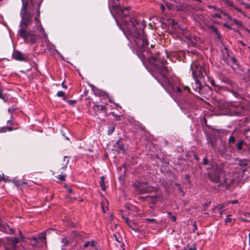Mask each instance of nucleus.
Segmentation results:
<instances>
[{"mask_svg": "<svg viewBox=\"0 0 250 250\" xmlns=\"http://www.w3.org/2000/svg\"><path fill=\"white\" fill-rule=\"evenodd\" d=\"M129 29L125 30L120 27L124 32L125 35L132 44V48L137 54L142 53L144 57H146L145 54L148 53L147 46L148 42L147 41L146 36L144 32L145 27L144 24L139 21L136 18H131L128 23Z\"/></svg>", "mask_w": 250, "mask_h": 250, "instance_id": "obj_1", "label": "nucleus"}, {"mask_svg": "<svg viewBox=\"0 0 250 250\" xmlns=\"http://www.w3.org/2000/svg\"><path fill=\"white\" fill-rule=\"evenodd\" d=\"M22 3L20 12L21 20L20 24V29L18 31V34L23 39L25 42L34 44L36 42L37 36L27 31L28 26L32 21V15L30 13L31 9L29 8L30 11H28V2L25 0H22Z\"/></svg>", "mask_w": 250, "mask_h": 250, "instance_id": "obj_2", "label": "nucleus"}, {"mask_svg": "<svg viewBox=\"0 0 250 250\" xmlns=\"http://www.w3.org/2000/svg\"><path fill=\"white\" fill-rule=\"evenodd\" d=\"M149 62L150 63H153L154 65L157 68V71L159 75L154 76V77L158 82L163 87H165V84H170V82L167 77L169 73V69L167 66H164L163 62L161 64H159V61L158 60L157 57H155L150 58Z\"/></svg>", "mask_w": 250, "mask_h": 250, "instance_id": "obj_3", "label": "nucleus"}, {"mask_svg": "<svg viewBox=\"0 0 250 250\" xmlns=\"http://www.w3.org/2000/svg\"><path fill=\"white\" fill-rule=\"evenodd\" d=\"M224 172L222 166L217 165L213 168V171L208 173V177L211 181L219 183L220 181V175Z\"/></svg>", "mask_w": 250, "mask_h": 250, "instance_id": "obj_4", "label": "nucleus"}, {"mask_svg": "<svg viewBox=\"0 0 250 250\" xmlns=\"http://www.w3.org/2000/svg\"><path fill=\"white\" fill-rule=\"evenodd\" d=\"M190 69L192 71V75L194 79H198L203 77V69L197 62H193Z\"/></svg>", "mask_w": 250, "mask_h": 250, "instance_id": "obj_5", "label": "nucleus"}, {"mask_svg": "<svg viewBox=\"0 0 250 250\" xmlns=\"http://www.w3.org/2000/svg\"><path fill=\"white\" fill-rule=\"evenodd\" d=\"M7 244L5 247L6 250H15L17 244L19 243V239L16 237L13 238L7 237Z\"/></svg>", "mask_w": 250, "mask_h": 250, "instance_id": "obj_6", "label": "nucleus"}, {"mask_svg": "<svg viewBox=\"0 0 250 250\" xmlns=\"http://www.w3.org/2000/svg\"><path fill=\"white\" fill-rule=\"evenodd\" d=\"M93 110L95 113L97 114L98 113L103 112L106 113L107 107H106V104H99L98 102H93Z\"/></svg>", "mask_w": 250, "mask_h": 250, "instance_id": "obj_7", "label": "nucleus"}, {"mask_svg": "<svg viewBox=\"0 0 250 250\" xmlns=\"http://www.w3.org/2000/svg\"><path fill=\"white\" fill-rule=\"evenodd\" d=\"M0 230L8 234H13L14 230L7 223L0 221Z\"/></svg>", "mask_w": 250, "mask_h": 250, "instance_id": "obj_8", "label": "nucleus"}, {"mask_svg": "<svg viewBox=\"0 0 250 250\" xmlns=\"http://www.w3.org/2000/svg\"><path fill=\"white\" fill-rule=\"evenodd\" d=\"M174 10L183 11L185 13L189 12L188 5L186 4H181L176 2H174Z\"/></svg>", "mask_w": 250, "mask_h": 250, "instance_id": "obj_9", "label": "nucleus"}, {"mask_svg": "<svg viewBox=\"0 0 250 250\" xmlns=\"http://www.w3.org/2000/svg\"><path fill=\"white\" fill-rule=\"evenodd\" d=\"M211 84H212V85L214 86L215 90H217V89H218V90L219 89H227V90L230 93H232L235 97H237V96L238 95V93L237 92H236V91H234L232 89H231V88H226L224 86H221V85H218V84H216L214 81L211 82Z\"/></svg>", "mask_w": 250, "mask_h": 250, "instance_id": "obj_10", "label": "nucleus"}, {"mask_svg": "<svg viewBox=\"0 0 250 250\" xmlns=\"http://www.w3.org/2000/svg\"><path fill=\"white\" fill-rule=\"evenodd\" d=\"M13 58L17 61H25L26 59L24 58L22 55V54L18 51H16L14 52L13 54Z\"/></svg>", "mask_w": 250, "mask_h": 250, "instance_id": "obj_11", "label": "nucleus"}, {"mask_svg": "<svg viewBox=\"0 0 250 250\" xmlns=\"http://www.w3.org/2000/svg\"><path fill=\"white\" fill-rule=\"evenodd\" d=\"M166 86H169L171 89L173 90V92L177 93V94H180L182 92V90L180 88H179L178 86H174L170 82V84H165V87Z\"/></svg>", "mask_w": 250, "mask_h": 250, "instance_id": "obj_12", "label": "nucleus"}, {"mask_svg": "<svg viewBox=\"0 0 250 250\" xmlns=\"http://www.w3.org/2000/svg\"><path fill=\"white\" fill-rule=\"evenodd\" d=\"M220 80L222 82L230 85L232 88H234L236 86V84L234 83H233L231 80L227 77H222Z\"/></svg>", "mask_w": 250, "mask_h": 250, "instance_id": "obj_13", "label": "nucleus"}, {"mask_svg": "<svg viewBox=\"0 0 250 250\" xmlns=\"http://www.w3.org/2000/svg\"><path fill=\"white\" fill-rule=\"evenodd\" d=\"M195 80V83L194 86V89L195 91L197 92H200L201 88V84L200 83L199 80L194 79Z\"/></svg>", "mask_w": 250, "mask_h": 250, "instance_id": "obj_14", "label": "nucleus"}, {"mask_svg": "<svg viewBox=\"0 0 250 250\" xmlns=\"http://www.w3.org/2000/svg\"><path fill=\"white\" fill-rule=\"evenodd\" d=\"M35 9H36V11L37 12V16L34 18V20L35 21H36V22H38L40 21V20H39V15H40V10H39V8H40V4L39 3H37L35 6Z\"/></svg>", "mask_w": 250, "mask_h": 250, "instance_id": "obj_15", "label": "nucleus"}, {"mask_svg": "<svg viewBox=\"0 0 250 250\" xmlns=\"http://www.w3.org/2000/svg\"><path fill=\"white\" fill-rule=\"evenodd\" d=\"M125 220V222H126V223L127 224L128 226L132 229H133V230H134L136 232H138L139 231V229H138L137 227H133V226L132 225V223L131 221H130L129 220V219L125 217L124 218Z\"/></svg>", "mask_w": 250, "mask_h": 250, "instance_id": "obj_16", "label": "nucleus"}, {"mask_svg": "<svg viewBox=\"0 0 250 250\" xmlns=\"http://www.w3.org/2000/svg\"><path fill=\"white\" fill-rule=\"evenodd\" d=\"M129 9L128 7H125L124 8H121V7L119 8V14H120L121 16H122V18L125 17L127 14L124 13V10H128Z\"/></svg>", "mask_w": 250, "mask_h": 250, "instance_id": "obj_17", "label": "nucleus"}, {"mask_svg": "<svg viewBox=\"0 0 250 250\" xmlns=\"http://www.w3.org/2000/svg\"><path fill=\"white\" fill-rule=\"evenodd\" d=\"M100 187L101 189L103 191H105L106 189V187L104 183V176H102L101 178L100 182Z\"/></svg>", "mask_w": 250, "mask_h": 250, "instance_id": "obj_18", "label": "nucleus"}, {"mask_svg": "<svg viewBox=\"0 0 250 250\" xmlns=\"http://www.w3.org/2000/svg\"><path fill=\"white\" fill-rule=\"evenodd\" d=\"M238 164L242 167L246 168L248 166V161L246 160H239Z\"/></svg>", "mask_w": 250, "mask_h": 250, "instance_id": "obj_19", "label": "nucleus"}, {"mask_svg": "<svg viewBox=\"0 0 250 250\" xmlns=\"http://www.w3.org/2000/svg\"><path fill=\"white\" fill-rule=\"evenodd\" d=\"M38 239L41 240V241H42L43 243H44L45 241L46 240L45 232H43L39 234Z\"/></svg>", "mask_w": 250, "mask_h": 250, "instance_id": "obj_20", "label": "nucleus"}, {"mask_svg": "<svg viewBox=\"0 0 250 250\" xmlns=\"http://www.w3.org/2000/svg\"><path fill=\"white\" fill-rule=\"evenodd\" d=\"M57 95L58 97H62L64 100H66V97H65V93H64V92H63L62 91H58L57 93Z\"/></svg>", "mask_w": 250, "mask_h": 250, "instance_id": "obj_21", "label": "nucleus"}, {"mask_svg": "<svg viewBox=\"0 0 250 250\" xmlns=\"http://www.w3.org/2000/svg\"><path fill=\"white\" fill-rule=\"evenodd\" d=\"M223 1L226 4L227 6H230L233 8V7L234 5L232 1H231L230 0H223Z\"/></svg>", "mask_w": 250, "mask_h": 250, "instance_id": "obj_22", "label": "nucleus"}, {"mask_svg": "<svg viewBox=\"0 0 250 250\" xmlns=\"http://www.w3.org/2000/svg\"><path fill=\"white\" fill-rule=\"evenodd\" d=\"M244 142L242 140H240L239 142L237 144L236 146L239 150H241L242 148V146L244 144Z\"/></svg>", "mask_w": 250, "mask_h": 250, "instance_id": "obj_23", "label": "nucleus"}, {"mask_svg": "<svg viewBox=\"0 0 250 250\" xmlns=\"http://www.w3.org/2000/svg\"><path fill=\"white\" fill-rule=\"evenodd\" d=\"M210 29L212 31L215 33L218 37H220L219 33H218L217 29L213 25H211L209 27Z\"/></svg>", "mask_w": 250, "mask_h": 250, "instance_id": "obj_24", "label": "nucleus"}, {"mask_svg": "<svg viewBox=\"0 0 250 250\" xmlns=\"http://www.w3.org/2000/svg\"><path fill=\"white\" fill-rule=\"evenodd\" d=\"M217 10L218 11H220L221 12V13L226 18V19H227L228 20H232V18L228 14H227V13L226 12H224L222 11H221V10H218L217 9Z\"/></svg>", "mask_w": 250, "mask_h": 250, "instance_id": "obj_25", "label": "nucleus"}, {"mask_svg": "<svg viewBox=\"0 0 250 250\" xmlns=\"http://www.w3.org/2000/svg\"><path fill=\"white\" fill-rule=\"evenodd\" d=\"M167 7L170 10H174V3H169L167 2L166 3Z\"/></svg>", "mask_w": 250, "mask_h": 250, "instance_id": "obj_26", "label": "nucleus"}, {"mask_svg": "<svg viewBox=\"0 0 250 250\" xmlns=\"http://www.w3.org/2000/svg\"><path fill=\"white\" fill-rule=\"evenodd\" d=\"M227 205L228 204H227V202L224 203L223 204L218 205L217 208L219 210H221L222 208H225Z\"/></svg>", "mask_w": 250, "mask_h": 250, "instance_id": "obj_27", "label": "nucleus"}, {"mask_svg": "<svg viewBox=\"0 0 250 250\" xmlns=\"http://www.w3.org/2000/svg\"><path fill=\"white\" fill-rule=\"evenodd\" d=\"M233 8L234 9H235L237 12H238L240 13L241 14H242V15H243L244 16H246V13L245 12H244L243 11H242L241 9H240L238 7L235 6V5H234Z\"/></svg>", "mask_w": 250, "mask_h": 250, "instance_id": "obj_28", "label": "nucleus"}, {"mask_svg": "<svg viewBox=\"0 0 250 250\" xmlns=\"http://www.w3.org/2000/svg\"><path fill=\"white\" fill-rule=\"evenodd\" d=\"M229 144H233L235 142V137L231 135L230 136L229 138Z\"/></svg>", "mask_w": 250, "mask_h": 250, "instance_id": "obj_29", "label": "nucleus"}, {"mask_svg": "<svg viewBox=\"0 0 250 250\" xmlns=\"http://www.w3.org/2000/svg\"><path fill=\"white\" fill-rule=\"evenodd\" d=\"M66 175L65 174H63V175H59L58 176V178L61 181H63L65 180V177H66Z\"/></svg>", "mask_w": 250, "mask_h": 250, "instance_id": "obj_30", "label": "nucleus"}, {"mask_svg": "<svg viewBox=\"0 0 250 250\" xmlns=\"http://www.w3.org/2000/svg\"><path fill=\"white\" fill-rule=\"evenodd\" d=\"M114 129H115V128L114 126L109 127L108 129V134L109 135L111 134L114 131Z\"/></svg>", "mask_w": 250, "mask_h": 250, "instance_id": "obj_31", "label": "nucleus"}, {"mask_svg": "<svg viewBox=\"0 0 250 250\" xmlns=\"http://www.w3.org/2000/svg\"><path fill=\"white\" fill-rule=\"evenodd\" d=\"M66 156H64L63 161L64 162V164L63 165V166L62 167V169H65L67 167V165L68 162V160H67L65 161V158H66Z\"/></svg>", "mask_w": 250, "mask_h": 250, "instance_id": "obj_32", "label": "nucleus"}, {"mask_svg": "<svg viewBox=\"0 0 250 250\" xmlns=\"http://www.w3.org/2000/svg\"><path fill=\"white\" fill-rule=\"evenodd\" d=\"M146 220L147 221V222H150V223H157V222L156 221L155 219H149V218H146Z\"/></svg>", "mask_w": 250, "mask_h": 250, "instance_id": "obj_33", "label": "nucleus"}, {"mask_svg": "<svg viewBox=\"0 0 250 250\" xmlns=\"http://www.w3.org/2000/svg\"><path fill=\"white\" fill-rule=\"evenodd\" d=\"M238 203V200H232V201H228L227 202V204H229V203H231V204H237Z\"/></svg>", "mask_w": 250, "mask_h": 250, "instance_id": "obj_34", "label": "nucleus"}, {"mask_svg": "<svg viewBox=\"0 0 250 250\" xmlns=\"http://www.w3.org/2000/svg\"><path fill=\"white\" fill-rule=\"evenodd\" d=\"M67 103L71 105H74L76 103V101L75 100H68Z\"/></svg>", "mask_w": 250, "mask_h": 250, "instance_id": "obj_35", "label": "nucleus"}, {"mask_svg": "<svg viewBox=\"0 0 250 250\" xmlns=\"http://www.w3.org/2000/svg\"><path fill=\"white\" fill-rule=\"evenodd\" d=\"M235 24L239 28H241V27H242L243 26V24H242V21H239V20L235 23Z\"/></svg>", "mask_w": 250, "mask_h": 250, "instance_id": "obj_36", "label": "nucleus"}, {"mask_svg": "<svg viewBox=\"0 0 250 250\" xmlns=\"http://www.w3.org/2000/svg\"><path fill=\"white\" fill-rule=\"evenodd\" d=\"M231 216V215H228L227 216V218L225 219V223H229L231 222V219L230 218H229V216Z\"/></svg>", "mask_w": 250, "mask_h": 250, "instance_id": "obj_37", "label": "nucleus"}, {"mask_svg": "<svg viewBox=\"0 0 250 250\" xmlns=\"http://www.w3.org/2000/svg\"><path fill=\"white\" fill-rule=\"evenodd\" d=\"M168 214L169 215H170V218L171 219V220L173 221V222H175L176 220V217L173 215H172L171 213L170 212H168Z\"/></svg>", "mask_w": 250, "mask_h": 250, "instance_id": "obj_38", "label": "nucleus"}, {"mask_svg": "<svg viewBox=\"0 0 250 250\" xmlns=\"http://www.w3.org/2000/svg\"><path fill=\"white\" fill-rule=\"evenodd\" d=\"M232 114H233L234 115H238L240 114V111L238 109H237L236 111L233 110L232 111Z\"/></svg>", "mask_w": 250, "mask_h": 250, "instance_id": "obj_39", "label": "nucleus"}, {"mask_svg": "<svg viewBox=\"0 0 250 250\" xmlns=\"http://www.w3.org/2000/svg\"><path fill=\"white\" fill-rule=\"evenodd\" d=\"M212 16L213 18H219V19H221V18H222L221 15L219 14H218V13H214V14L212 15Z\"/></svg>", "mask_w": 250, "mask_h": 250, "instance_id": "obj_40", "label": "nucleus"}, {"mask_svg": "<svg viewBox=\"0 0 250 250\" xmlns=\"http://www.w3.org/2000/svg\"><path fill=\"white\" fill-rule=\"evenodd\" d=\"M15 110L16 108L14 107H11L8 109V112L10 114H12Z\"/></svg>", "mask_w": 250, "mask_h": 250, "instance_id": "obj_41", "label": "nucleus"}, {"mask_svg": "<svg viewBox=\"0 0 250 250\" xmlns=\"http://www.w3.org/2000/svg\"><path fill=\"white\" fill-rule=\"evenodd\" d=\"M62 242L63 243L64 245H67L68 243V241L67 240V239L65 238H63V239H62Z\"/></svg>", "mask_w": 250, "mask_h": 250, "instance_id": "obj_42", "label": "nucleus"}, {"mask_svg": "<svg viewBox=\"0 0 250 250\" xmlns=\"http://www.w3.org/2000/svg\"><path fill=\"white\" fill-rule=\"evenodd\" d=\"M89 242L90 243V244H89V245H90L89 246H91L92 248H94L95 247V241H89Z\"/></svg>", "mask_w": 250, "mask_h": 250, "instance_id": "obj_43", "label": "nucleus"}, {"mask_svg": "<svg viewBox=\"0 0 250 250\" xmlns=\"http://www.w3.org/2000/svg\"><path fill=\"white\" fill-rule=\"evenodd\" d=\"M7 131V128L3 127L0 128V132H5Z\"/></svg>", "mask_w": 250, "mask_h": 250, "instance_id": "obj_44", "label": "nucleus"}, {"mask_svg": "<svg viewBox=\"0 0 250 250\" xmlns=\"http://www.w3.org/2000/svg\"><path fill=\"white\" fill-rule=\"evenodd\" d=\"M247 79L248 81H249L250 82V69H248V72H247Z\"/></svg>", "mask_w": 250, "mask_h": 250, "instance_id": "obj_45", "label": "nucleus"}, {"mask_svg": "<svg viewBox=\"0 0 250 250\" xmlns=\"http://www.w3.org/2000/svg\"><path fill=\"white\" fill-rule=\"evenodd\" d=\"M208 163V160L207 159V158L206 157H204L203 158V164L205 165H207Z\"/></svg>", "mask_w": 250, "mask_h": 250, "instance_id": "obj_46", "label": "nucleus"}, {"mask_svg": "<svg viewBox=\"0 0 250 250\" xmlns=\"http://www.w3.org/2000/svg\"><path fill=\"white\" fill-rule=\"evenodd\" d=\"M65 188H66L67 189V191L68 193H72V190L71 189V188H69V187H68L67 186H65Z\"/></svg>", "mask_w": 250, "mask_h": 250, "instance_id": "obj_47", "label": "nucleus"}, {"mask_svg": "<svg viewBox=\"0 0 250 250\" xmlns=\"http://www.w3.org/2000/svg\"><path fill=\"white\" fill-rule=\"evenodd\" d=\"M89 244H90L89 241H87L86 242H85L84 245H83V247L84 248H87L88 246H89Z\"/></svg>", "mask_w": 250, "mask_h": 250, "instance_id": "obj_48", "label": "nucleus"}, {"mask_svg": "<svg viewBox=\"0 0 250 250\" xmlns=\"http://www.w3.org/2000/svg\"><path fill=\"white\" fill-rule=\"evenodd\" d=\"M230 60L232 62L233 64L236 63V59L233 57H230Z\"/></svg>", "mask_w": 250, "mask_h": 250, "instance_id": "obj_49", "label": "nucleus"}, {"mask_svg": "<svg viewBox=\"0 0 250 250\" xmlns=\"http://www.w3.org/2000/svg\"><path fill=\"white\" fill-rule=\"evenodd\" d=\"M245 7L246 8L250 9V4L245 3L244 4Z\"/></svg>", "mask_w": 250, "mask_h": 250, "instance_id": "obj_50", "label": "nucleus"}, {"mask_svg": "<svg viewBox=\"0 0 250 250\" xmlns=\"http://www.w3.org/2000/svg\"><path fill=\"white\" fill-rule=\"evenodd\" d=\"M161 9L162 12H164L165 11V6H164V5L161 4Z\"/></svg>", "mask_w": 250, "mask_h": 250, "instance_id": "obj_51", "label": "nucleus"}, {"mask_svg": "<svg viewBox=\"0 0 250 250\" xmlns=\"http://www.w3.org/2000/svg\"><path fill=\"white\" fill-rule=\"evenodd\" d=\"M184 250H196V249L194 247L193 248H190L188 249H185Z\"/></svg>", "mask_w": 250, "mask_h": 250, "instance_id": "obj_52", "label": "nucleus"}, {"mask_svg": "<svg viewBox=\"0 0 250 250\" xmlns=\"http://www.w3.org/2000/svg\"><path fill=\"white\" fill-rule=\"evenodd\" d=\"M184 89L185 90H187L188 92L190 91V89L188 86H185Z\"/></svg>", "mask_w": 250, "mask_h": 250, "instance_id": "obj_53", "label": "nucleus"}, {"mask_svg": "<svg viewBox=\"0 0 250 250\" xmlns=\"http://www.w3.org/2000/svg\"><path fill=\"white\" fill-rule=\"evenodd\" d=\"M114 237H115V240L117 241V242H120V240H119V239L117 238V235L116 234H114L113 235Z\"/></svg>", "mask_w": 250, "mask_h": 250, "instance_id": "obj_54", "label": "nucleus"}, {"mask_svg": "<svg viewBox=\"0 0 250 250\" xmlns=\"http://www.w3.org/2000/svg\"><path fill=\"white\" fill-rule=\"evenodd\" d=\"M231 21H232L234 22V23L235 24L239 20H238L236 19H232V20Z\"/></svg>", "mask_w": 250, "mask_h": 250, "instance_id": "obj_55", "label": "nucleus"}, {"mask_svg": "<svg viewBox=\"0 0 250 250\" xmlns=\"http://www.w3.org/2000/svg\"><path fill=\"white\" fill-rule=\"evenodd\" d=\"M208 8H211V9H216V8L215 7V6H212V5H208Z\"/></svg>", "mask_w": 250, "mask_h": 250, "instance_id": "obj_56", "label": "nucleus"}, {"mask_svg": "<svg viewBox=\"0 0 250 250\" xmlns=\"http://www.w3.org/2000/svg\"><path fill=\"white\" fill-rule=\"evenodd\" d=\"M7 128V130L8 131H11L12 130L13 128L11 127H6Z\"/></svg>", "mask_w": 250, "mask_h": 250, "instance_id": "obj_57", "label": "nucleus"}, {"mask_svg": "<svg viewBox=\"0 0 250 250\" xmlns=\"http://www.w3.org/2000/svg\"><path fill=\"white\" fill-rule=\"evenodd\" d=\"M26 184V182H21V181L20 183H19V185H22L23 184Z\"/></svg>", "mask_w": 250, "mask_h": 250, "instance_id": "obj_58", "label": "nucleus"}, {"mask_svg": "<svg viewBox=\"0 0 250 250\" xmlns=\"http://www.w3.org/2000/svg\"><path fill=\"white\" fill-rule=\"evenodd\" d=\"M62 86L63 88H65V89H66V88H67V86L64 84V82H62Z\"/></svg>", "mask_w": 250, "mask_h": 250, "instance_id": "obj_59", "label": "nucleus"}, {"mask_svg": "<svg viewBox=\"0 0 250 250\" xmlns=\"http://www.w3.org/2000/svg\"><path fill=\"white\" fill-rule=\"evenodd\" d=\"M240 43H241L243 46H246V44H245L243 42L240 41Z\"/></svg>", "mask_w": 250, "mask_h": 250, "instance_id": "obj_60", "label": "nucleus"}, {"mask_svg": "<svg viewBox=\"0 0 250 250\" xmlns=\"http://www.w3.org/2000/svg\"><path fill=\"white\" fill-rule=\"evenodd\" d=\"M12 120H9L7 121V124H11L12 123Z\"/></svg>", "mask_w": 250, "mask_h": 250, "instance_id": "obj_61", "label": "nucleus"}, {"mask_svg": "<svg viewBox=\"0 0 250 250\" xmlns=\"http://www.w3.org/2000/svg\"><path fill=\"white\" fill-rule=\"evenodd\" d=\"M249 244L250 245V233L249 234Z\"/></svg>", "mask_w": 250, "mask_h": 250, "instance_id": "obj_62", "label": "nucleus"}, {"mask_svg": "<svg viewBox=\"0 0 250 250\" xmlns=\"http://www.w3.org/2000/svg\"><path fill=\"white\" fill-rule=\"evenodd\" d=\"M152 198L153 199H156L157 198V196L156 195H155V196H151Z\"/></svg>", "mask_w": 250, "mask_h": 250, "instance_id": "obj_63", "label": "nucleus"}, {"mask_svg": "<svg viewBox=\"0 0 250 250\" xmlns=\"http://www.w3.org/2000/svg\"><path fill=\"white\" fill-rule=\"evenodd\" d=\"M33 240L35 241H38V239L37 238H35V237H34L33 238Z\"/></svg>", "mask_w": 250, "mask_h": 250, "instance_id": "obj_64", "label": "nucleus"}]
</instances>
